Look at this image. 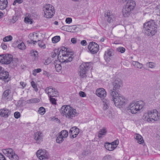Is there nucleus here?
<instances>
[{
	"instance_id": "obj_55",
	"label": "nucleus",
	"mask_w": 160,
	"mask_h": 160,
	"mask_svg": "<svg viewBox=\"0 0 160 160\" xmlns=\"http://www.w3.org/2000/svg\"><path fill=\"white\" fill-rule=\"evenodd\" d=\"M20 85L22 86L23 88H24L26 87V83L25 82H20Z\"/></svg>"
},
{
	"instance_id": "obj_56",
	"label": "nucleus",
	"mask_w": 160,
	"mask_h": 160,
	"mask_svg": "<svg viewBox=\"0 0 160 160\" xmlns=\"http://www.w3.org/2000/svg\"><path fill=\"white\" fill-rule=\"evenodd\" d=\"M0 160H6L4 156L0 153Z\"/></svg>"
},
{
	"instance_id": "obj_43",
	"label": "nucleus",
	"mask_w": 160,
	"mask_h": 160,
	"mask_svg": "<svg viewBox=\"0 0 160 160\" xmlns=\"http://www.w3.org/2000/svg\"><path fill=\"white\" fill-rule=\"evenodd\" d=\"M42 71L41 68H38L34 69L32 71V74L33 75L35 76L37 75V73H39Z\"/></svg>"
},
{
	"instance_id": "obj_7",
	"label": "nucleus",
	"mask_w": 160,
	"mask_h": 160,
	"mask_svg": "<svg viewBox=\"0 0 160 160\" xmlns=\"http://www.w3.org/2000/svg\"><path fill=\"white\" fill-rule=\"evenodd\" d=\"M136 6V2L133 0L128 1L122 9V14L124 17H128Z\"/></svg>"
},
{
	"instance_id": "obj_13",
	"label": "nucleus",
	"mask_w": 160,
	"mask_h": 160,
	"mask_svg": "<svg viewBox=\"0 0 160 160\" xmlns=\"http://www.w3.org/2000/svg\"><path fill=\"white\" fill-rule=\"evenodd\" d=\"M88 48L90 52L93 54H96L99 49V46L95 42H91L88 46Z\"/></svg>"
},
{
	"instance_id": "obj_59",
	"label": "nucleus",
	"mask_w": 160,
	"mask_h": 160,
	"mask_svg": "<svg viewBox=\"0 0 160 160\" xmlns=\"http://www.w3.org/2000/svg\"><path fill=\"white\" fill-rule=\"evenodd\" d=\"M50 63V62H49V60H46L44 64L45 65H48Z\"/></svg>"
},
{
	"instance_id": "obj_5",
	"label": "nucleus",
	"mask_w": 160,
	"mask_h": 160,
	"mask_svg": "<svg viewBox=\"0 0 160 160\" xmlns=\"http://www.w3.org/2000/svg\"><path fill=\"white\" fill-rule=\"evenodd\" d=\"M110 95L116 106L124 105L126 100L122 95L118 92L115 93L113 91L110 92Z\"/></svg>"
},
{
	"instance_id": "obj_34",
	"label": "nucleus",
	"mask_w": 160,
	"mask_h": 160,
	"mask_svg": "<svg viewBox=\"0 0 160 160\" xmlns=\"http://www.w3.org/2000/svg\"><path fill=\"white\" fill-rule=\"evenodd\" d=\"M17 47L18 48L22 50H25L26 48V47L25 46L24 43L22 42L20 44H19L18 45Z\"/></svg>"
},
{
	"instance_id": "obj_29",
	"label": "nucleus",
	"mask_w": 160,
	"mask_h": 160,
	"mask_svg": "<svg viewBox=\"0 0 160 160\" xmlns=\"http://www.w3.org/2000/svg\"><path fill=\"white\" fill-rule=\"evenodd\" d=\"M135 139L137 141V142L140 144L142 143L143 142V139L142 136L139 134H137L135 136Z\"/></svg>"
},
{
	"instance_id": "obj_64",
	"label": "nucleus",
	"mask_w": 160,
	"mask_h": 160,
	"mask_svg": "<svg viewBox=\"0 0 160 160\" xmlns=\"http://www.w3.org/2000/svg\"><path fill=\"white\" fill-rule=\"evenodd\" d=\"M54 24L56 25H58V22L57 21H55L54 22Z\"/></svg>"
},
{
	"instance_id": "obj_46",
	"label": "nucleus",
	"mask_w": 160,
	"mask_h": 160,
	"mask_svg": "<svg viewBox=\"0 0 160 160\" xmlns=\"http://www.w3.org/2000/svg\"><path fill=\"white\" fill-rule=\"evenodd\" d=\"M14 116L15 118L18 119L21 117V114L19 112H16L14 113Z\"/></svg>"
},
{
	"instance_id": "obj_10",
	"label": "nucleus",
	"mask_w": 160,
	"mask_h": 160,
	"mask_svg": "<svg viewBox=\"0 0 160 160\" xmlns=\"http://www.w3.org/2000/svg\"><path fill=\"white\" fill-rule=\"evenodd\" d=\"M13 60L12 55L3 54L0 55V62L5 64H10Z\"/></svg>"
},
{
	"instance_id": "obj_25",
	"label": "nucleus",
	"mask_w": 160,
	"mask_h": 160,
	"mask_svg": "<svg viewBox=\"0 0 160 160\" xmlns=\"http://www.w3.org/2000/svg\"><path fill=\"white\" fill-rule=\"evenodd\" d=\"M30 54L31 56L33 57L34 60H36L38 59V53L37 51L34 50H32L30 51Z\"/></svg>"
},
{
	"instance_id": "obj_32",
	"label": "nucleus",
	"mask_w": 160,
	"mask_h": 160,
	"mask_svg": "<svg viewBox=\"0 0 160 160\" xmlns=\"http://www.w3.org/2000/svg\"><path fill=\"white\" fill-rule=\"evenodd\" d=\"M132 64L135 68L141 69L142 67V64L138 62L133 61Z\"/></svg>"
},
{
	"instance_id": "obj_4",
	"label": "nucleus",
	"mask_w": 160,
	"mask_h": 160,
	"mask_svg": "<svg viewBox=\"0 0 160 160\" xmlns=\"http://www.w3.org/2000/svg\"><path fill=\"white\" fill-rule=\"evenodd\" d=\"M142 118L149 122H153L160 119V113H159L156 109H154L145 113Z\"/></svg>"
},
{
	"instance_id": "obj_40",
	"label": "nucleus",
	"mask_w": 160,
	"mask_h": 160,
	"mask_svg": "<svg viewBox=\"0 0 160 160\" xmlns=\"http://www.w3.org/2000/svg\"><path fill=\"white\" fill-rule=\"evenodd\" d=\"M12 39V37L11 35H9L3 38L4 42H8L11 41Z\"/></svg>"
},
{
	"instance_id": "obj_38",
	"label": "nucleus",
	"mask_w": 160,
	"mask_h": 160,
	"mask_svg": "<svg viewBox=\"0 0 160 160\" xmlns=\"http://www.w3.org/2000/svg\"><path fill=\"white\" fill-rule=\"evenodd\" d=\"M38 113L41 115H43L45 113L46 111L45 108L43 107H40L38 111Z\"/></svg>"
},
{
	"instance_id": "obj_17",
	"label": "nucleus",
	"mask_w": 160,
	"mask_h": 160,
	"mask_svg": "<svg viewBox=\"0 0 160 160\" xmlns=\"http://www.w3.org/2000/svg\"><path fill=\"white\" fill-rule=\"evenodd\" d=\"M96 94L98 97L104 99V98H105L106 95V92L105 90L103 88H99L96 91Z\"/></svg>"
},
{
	"instance_id": "obj_8",
	"label": "nucleus",
	"mask_w": 160,
	"mask_h": 160,
	"mask_svg": "<svg viewBox=\"0 0 160 160\" xmlns=\"http://www.w3.org/2000/svg\"><path fill=\"white\" fill-rule=\"evenodd\" d=\"M43 11L44 12L43 16L47 18H51L55 13L54 7L49 4L43 5Z\"/></svg>"
},
{
	"instance_id": "obj_27",
	"label": "nucleus",
	"mask_w": 160,
	"mask_h": 160,
	"mask_svg": "<svg viewBox=\"0 0 160 160\" xmlns=\"http://www.w3.org/2000/svg\"><path fill=\"white\" fill-rule=\"evenodd\" d=\"M107 132L106 129L105 128L100 129L99 132L98 137L100 138H101L102 135H105L106 134Z\"/></svg>"
},
{
	"instance_id": "obj_53",
	"label": "nucleus",
	"mask_w": 160,
	"mask_h": 160,
	"mask_svg": "<svg viewBox=\"0 0 160 160\" xmlns=\"http://www.w3.org/2000/svg\"><path fill=\"white\" fill-rule=\"evenodd\" d=\"M1 47L3 50H6L7 48V46L4 43H2L1 45Z\"/></svg>"
},
{
	"instance_id": "obj_26",
	"label": "nucleus",
	"mask_w": 160,
	"mask_h": 160,
	"mask_svg": "<svg viewBox=\"0 0 160 160\" xmlns=\"http://www.w3.org/2000/svg\"><path fill=\"white\" fill-rule=\"evenodd\" d=\"M105 147L107 150L110 151H112L115 148V147H113L111 143L108 142L105 143Z\"/></svg>"
},
{
	"instance_id": "obj_50",
	"label": "nucleus",
	"mask_w": 160,
	"mask_h": 160,
	"mask_svg": "<svg viewBox=\"0 0 160 160\" xmlns=\"http://www.w3.org/2000/svg\"><path fill=\"white\" fill-rule=\"evenodd\" d=\"M58 53V51L57 50H54V52H52L51 54V56L52 58L55 57Z\"/></svg>"
},
{
	"instance_id": "obj_23",
	"label": "nucleus",
	"mask_w": 160,
	"mask_h": 160,
	"mask_svg": "<svg viewBox=\"0 0 160 160\" xmlns=\"http://www.w3.org/2000/svg\"><path fill=\"white\" fill-rule=\"evenodd\" d=\"M9 73L7 71H5L4 69L0 73V79L3 80L6 79L8 77Z\"/></svg>"
},
{
	"instance_id": "obj_47",
	"label": "nucleus",
	"mask_w": 160,
	"mask_h": 160,
	"mask_svg": "<svg viewBox=\"0 0 160 160\" xmlns=\"http://www.w3.org/2000/svg\"><path fill=\"white\" fill-rule=\"evenodd\" d=\"M111 156L110 155H108L105 156L102 158V160H111Z\"/></svg>"
},
{
	"instance_id": "obj_52",
	"label": "nucleus",
	"mask_w": 160,
	"mask_h": 160,
	"mask_svg": "<svg viewBox=\"0 0 160 160\" xmlns=\"http://www.w3.org/2000/svg\"><path fill=\"white\" fill-rule=\"evenodd\" d=\"M79 94L80 96L82 97H85L86 96L85 92L82 91H80Z\"/></svg>"
},
{
	"instance_id": "obj_30",
	"label": "nucleus",
	"mask_w": 160,
	"mask_h": 160,
	"mask_svg": "<svg viewBox=\"0 0 160 160\" xmlns=\"http://www.w3.org/2000/svg\"><path fill=\"white\" fill-rule=\"evenodd\" d=\"M102 102L103 105V109L104 110H106L108 108L109 101L106 99H103L102 100Z\"/></svg>"
},
{
	"instance_id": "obj_15",
	"label": "nucleus",
	"mask_w": 160,
	"mask_h": 160,
	"mask_svg": "<svg viewBox=\"0 0 160 160\" xmlns=\"http://www.w3.org/2000/svg\"><path fill=\"white\" fill-rule=\"evenodd\" d=\"M43 134L40 132L38 131L35 132L34 137L36 143L40 144L43 140Z\"/></svg>"
},
{
	"instance_id": "obj_48",
	"label": "nucleus",
	"mask_w": 160,
	"mask_h": 160,
	"mask_svg": "<svg viewBox=\"0 0 160 160\" xmlns=\"http://www.w3.org/2000/svg\"><path fill=\"white\" fill-rule=\"evenodd\" d=\"M24 22L26 23H30V24L32 23V21L31 19L28 17H25L24 18Z\"/></svg>"
},
{
	"instance_id": "obj_39",
	"label": "nucleus",
	"mask_w": 160,
	"mask_h": 160,
	"mask_svg": "<svg viewBox=\"0 0 160 160\" xmlns=\"http://www.w3.org/2000/svg\"><path fill=\"white\" fill-rule=\"evenodd\" d=\"M146 66L149 68H152L155 67V64L153 62H149L146 63Z\"/></svg>"
},
{
	"instance_id": "obj_60",
	"label": "nucleus",
	"mask_w": 160,
	"mask_h": 160,
	"mask_svg": "<svg viewBox=\"0 0 160 160\" xmlns=\"http://www.w3.org/2000/svg\"><path fill=\"white\" fill-rule=\"evenodd\" d=\"M15 2L19 4H21L23 2V0H15Z\"/></svg>"
},
{
	"instance_id": "obj_28",
	"label": "nucleus",
	"mask_w": 160,
	"mask_h": 160,
	"mask_svg": "<svg viewBox=\"0 0 160 160\" xmlns=\"http://www.w3.org/2000/svg\"><path fill=\"white\" fill-rule=\"evenodd\" d=\"M66 28V30L67 31L68 29L69 30V29H68V28H70L71 29H72L73 30L72 31V30H71V32H75L77 29V27L76 26H64L62 27V29H65Z\"/></svg>"
},
{
	"instance_id": "obj_31",
	"label": "nucleus",
	"mask_w": 160,
	"mask_h": 160,
	"mask_svg": "<svg viewBox=\"0 0 160 160\" xmlns=\"http://www.w3.org/2000/svg\"><path fill=\"white\" fill-rule=\"evenodd\" d=\"M40 101V100L38 98H34L28 100L26 102L27 103H33L39 102Z\"/></svg>"
},
{
	"instance_id": "obj_45",
	"label": "nucleus",
	"mask_w": 160,
	"mask_h": 160,
	"mask_svg": "<svg viewBox=\"0 0 160 160\" xmlns=\"http://www.w3.org/2000/svg\"><path fill=\"white\" fill-rule=\"evenodd\" d=\"M113 147H115V148L119 144V140H116L114 141L111 143Z\"/></svg>"
},
{
	"instance_id": "obj_58",
	"label": "nucleus",
	"mask_w": 160,
	"mask_h": 160,
	"mask_svg": "<svg viewBox=\"0 0 160 160\" xmlns=\"http://www.w3.org/2000/svg\"><path fill=\"white\" fill-rule=\"evenodd\" d=\"M43 74L45 75L48 76L49 75V73L45 71H44L43 72Z\"/></svg>"
},
{
	"instance_id": "obj_36",
	"label": "nucleus",
	"mask_w": 160,
	"mask_h": 160,
	"mask_svg": "<svg viewBox=\"0 0 160 160\" xmlns=\"http://www.w3.org/2000/svg\"><path fill=\"white\" fill-rule=\"evenodd\" d=\"M64 140V138L62 136L59 134L58 136L57 137L56 141V142L58 143H61Z\"/></svg>"
},
{
	"instance_id": "obj_18",
	"label": "nucleus",
	"mask_w": 160,
	"mask_h": 160,
	"mask_svg": "<svg viewBox=\"0 0 160 160\" xmlns=\"http://www.w3.org/2000/svg\"><path fill=\"white\" fill-rule=\"evenodd\" d=\"M79 132V129L76 127H73L69 130V133L72 138L76 137Z\"/></svg>"
},
{
	"instance_id": "obj_2",
	"label": "nucleus",
	"mask_w": 160,
	"mask_h": 160,
	"mask_svg": "<svg viewBox=\"0 0 160 160\" xmlns=\"http://www.w3.org/2000/svg\"><path fill=\"white\" fill-rule=\"evenodd\" d=\"M61 113L63 114V116L68 119H72L78 115L75 109L71 107L69 105L63 106L60 110Z\"/></svg>"
},
{
	"instance_id": "obj_61",
	"label": "nucleus",
	"mask_w": 160,
	"mask_h": 160,
	"mask_svg": "<svg viewBox=\"0 0 160 160\" xmlns=\"http://www.w3.org/2000/svg\"><path fill=\"white\" fill-rule=\"evenodd\" d=\"M156 88L157 89L160 90V84L159 83L157 84V85Z\"/></svg>"
},
{
	"instance_id": "obj_9",
	"label": "nucleus",
	"mask_w": 160,
	"mask_h": 160,
	"mask_svg": "<svg viewBox=\"0 0 160 160\" xmlns=\"http://www.w3.org/2000/svg\"><path fill=\"white\" fill-rule=\"evenodd\" d=\"M90 68V63L88 62L83 63L79 67V74L81 78H86L87 72Z\"/></svg>"
},
{
	"instance_id": "obj_62",
	"label": "nucleus",
	"mask_w": 160,
	"mask_h": 160,
	"mask_svg": "<svg viewBox=\"0 0 160 160\" xmlns=\"http://www.w3.org/2000/svg\"><path fill=\"white\" fill-rule=\"evenodd\" d=\"M3 13L0 11V19L3 17Z\"/></svg>"
},
{
	"instance_id": "obj_49",
	"label": "nucleus",
	"mask_w": 160,
	"mask_h": 160,
	"mask_svg": "<svg viewBox=\"0 0 160 160\" xmlns=\"http://www.w3.org/2000/svg\"><path fill=\"white\" fill-rule=\"evenodd\" d=\"M49 100L51 103L53 104H56V100L54 98H53L52 97H49Z\"/></svg>"
},
{
	"instance_id": "obj_19",
	"label": "nucleus",
	"mask_w": 160,
	"mask_h": 160,
	"mask_svg": "<svg viewBox=\"0 0 160 160\" xmlns=\"http://www.w3.org/2000/svg\"><path fill=\"white\" fill-rule=\"evenodd\" d=\"M11 90L10 89H7L5 90L3 92L2 98L4 99L7 100L8 101L11 99Z\"/></svg>"
},
{
	"instance_id": "obj_20",
	"label": "nucleus",
	"mask_w": 160,
	"mask_h": 160,
	"mask_svg": "<svg viewBox=\"0 0 160 160\" xmlns=\"http://www.w3.org/2000/svg\"><path fill=\"white\" fill-rule=\"evenodd\" d=\"M106 19L108 22H112L114 19V15L109 12H107L105 14Z\"/></svg>"
},
{
	"instance_id": "obj_41",
	"label": "nucleus",
	"mask_w": 160,
	"mask_h": 160,
	"mask_svg": "<svg viewBox=\"0 0 160 160\" xmlns=\"http://www.w3.org/2000/svg\"><path fill=\"white\" fill-rule=\"evenodd\" d=\"M38 45L40 48H42L44 49L46 48L45 44L42 41H38Z\"/></svg>"
},
{
	"instance_id": "obj_3",
	"label": "nucleus",
	"mask_w": 160,
	"mask_h": 160,
	"mask_svg": "<svg viewBox=\"0 0 160 160\" xmlns=\"http://www.w3.org/2000/svg\"><path fill=\"white\" fill-rule=\"evenodd\" d=\"M144 28L146 35L149 36H152L157 32L156 24L153 20H151L144 24Z\"/></svg>"
},
{
	"instance_id": "obj_6",
	"label": "nucleus",
	"mask_w": 160,
	"mask_h": 160,
	"mask_svg": "<svg viewBox=\"0 0 160 160\" xmlns=\"http://www.w3.org/2000/svg\"><path fill=\"white\" fill-rule=\"evenodd\" d=\"M144 105V102L142 101L132 102L128 107L130 112L132 114H136L142 109Z\"/></svg>"
},
{
	"instance_id": "obj_35",
	"label": "nucleus",
	"mask_w": 160,
	"mask_h": 160,
	"mask_svg": "<svg viewBox=\"0 0 160 160\" xmlns=\"http://www.w3.org/2000/svg\"><path fill=\"white\" fill-rule=\"evenodd\" d=\"M9 158L11 160H18L19 159L18 156L14 152L13 154Z\"/></svg>"
},
{
	"instance_id": "obj_16",
	"label": "nucleus",
	"mask_w": 160,
	"mask_h": 160,
	"mask_svg": "<svg viewBox=\"0 0 160 160\" xmlns=\"http://www.w3.org/2000/svg\"><path fill=\"white\" fill-rule=\"evenodd\" d=\"M11 112V110L6 108L0 109V116L5 118L8 117Z\"/></svg>"
},
{
	"instance_id": "obj_44",
	"label": "nucleus",
	"mask_w": 160,
	"mask_h": 160,
	"mask_svg": "<svg viewBox=\"0 0 160 160\" xmlns=\"http://www.w3.org/2000/svg\"><path fill=\"white\" fill-rule=\"evenodd\" d=\"M116 50L117 51L120 52L121 53H123L125 51V48L122 47H118L117 48Z\"/></svg>"
},
{
	"instance_id": "obj_21",
	"label": "nucleus",
	"mask_w": 160,
	"mask_h": 160,
	"mask_svg": "<svg viewBox=\"0 0 160 160\" xmlns=\"http://www.w3.org/2000/svg\"><path fill=\"white\" fill-rule=\"evenodd\" d=\"M3 152L9 158L14 152L13 150L11 148H8L2 150Z\"/></svg>"
},
{
	"instance_id": "obj_54",
	"label": "nucleus",
	"mask_w": 160,
	"mask_h": 160,
	"mask_svg": "<svg viewBox=\"0 0 160 160\" xmlns=\"http://www.w3.org/2000/svg\"><path fill=\"white\" fill-rule=\"evenodd\" d=\"M80 43H81V44L83 46H85L87 44V42L85 40H83L81 41Z\"/></svg>"
},
{
	"instance_id": "obj_22",
	"label": "nucleus",
	"mask_w": 160,
	"mask_h": 160,
	"mask_svg": "<svg viewBox=\"0 0 160 160\" xmlns=\"http://www.w3.org/2000/svg\"><path fill=\"white\" fill-rule=\"evenodd\" d=\"M112 50H108L105 53V59L107 62L109 61L110 58L109 57L112 56Z\"/></svg>"
},
{
	"instance_id": "obj_1",
	"label": "nucleus",
	"mask_w": 160,
	"mask_h": 160,
	"mask_svg": "<svg viewBox=\"0 0 160 160\" xmlns=\"http://www.w3.org/2000/svg\"><path fill=\"white\" fill-rule=\"evenodd\" d=\"M73 54V52L69 51V50H68V49L64 47H62L59 51V54L58 56V58L59 60H55L54 61V64L56 70L57 72H59L62 68L61 66V62L59 60L60 58H59V56L60 58L61 57V56L62 57V60H64V61H62V62H70L72 61L73 58L72 56Z\"/></svg>"
},
{
	"instance_id": "obj_51",
	"label": "nucleus",
	"mask_w": 160,
	"mask_h": 160,
	"mask_svg": "<svg viewBox=\"0 0 160 160\" xmlns=\"http://www.w3.org/2000/svg\"><path fill=\"white\" fill-rule=\"evenodd\" d=\"M72 19L70 18H67L66 19L65 22L66 23L70 24L72 22Z\"/></svg>"
},
{
	"instance_id": "obj_33",
	"label": "nucleus",
	"mask_w": 160,
	"mask_h": 160,
	"mask_svg": "<svg viewBox=\"0 0 160 160\" xmlns=\"http://www.w3.org/2000/svg\"><path fill=\"white\" fill-rule=\"evenodd\" d=\"M59 134L64 138H66L68 137V133L67 131L63 130L60 132Z\"/></svg>"
},
{
	"instance_id": "obj_63",
	"label": "nucleus",
	"mask_w": 160,
	"mask_h": 160,
	"mask_svg": "<svg viewBox=\"0 0 160 160\" xmlns=\"http://www.w3.org/2000/svg\"><path fill=\"white\" fill-rule=\"evenodd\" d=\"M3 69H4L2 68V67L0 66V73L2 72V70H3Z\"/></svg>"
},
{
	"instance_id": "obj_12",
	"label": "nucleus",
	"mask_w": 160,
	"mask_h": 160,
	"mask_svg": "<svg viewBox=\"0 0 160 160\" xmlns=\"http://www.w3.org/2000/svg\"><path fill=\"white\" fill-rule=\"evenodd\" d=\"M122 81L120 79H116L113 83V88L110 90V92L113 91L115 93L118 92L120 88L122 86Z\"/></svg>"
},
{
	"instance_id": "obj_57",
	"label": "nucleus",
	"mask_w": 160,
	"mask_h": 160,
	"mask_svg": "<svg viewBox=\"0 0 160 160\" xmlns=\"http://www.w3.org/2000/svg\"><path fill=\"white\" fill-rule=\"evenodd\" d=\"M71 42L73 43H75L77 42V40L75 38H72L71 40Z\"/></svg>"
},
{
	"instance_id": "obj_24",
	"label": "nucleus",
	"mask_w": 160,
	"mask_h": 160,
	"mask_svg": "<svg viewBox=\"0 0 160 160\" xmlns=\"http://www.w3.org/2000/svg\"><path fill=\"white\" fill-rule=\"evenodd\" d=\"M8 2L7 0H0V9L3 10L7 6Z\"/></svg>"
},
{
	"instance_id": "obj_42",
	"label": "nucleus",
	"mask_w": 160,
	"mask_h": 160,
	"mask_svg": "<svg viewBox=\"0 0 160 160\" xmlns=\"http://www.w3.org/2000/svg\"><path fill=\"white\" fill-rule=\"evenodd\" d=\"M31 84L32 86L34 88V90L36 92H37L38 91V89L37 88V85L33 81H32Z\"/></svg>"
},
{
	"instance_id": "obj_37",
	"label": "nucleus",
	"mask_w": 160,
	"mask_h": 160,
	"mask_svg": "<svg viewBox=\"0 0 160 160\" xmlns=\"http://www.w3.org/2000/svg\"><path fill=\"white\" fill-rule=\"evenodd\" d=\"M60 37L59 36H56L53 37L52 39V41L53 43H55L58 42L60 41Z\"/></svg>"
},
{
	"instance_id": "obj_11",
	"label": "nucleus",
	"mask_w": 160,
	"mask_h": 160,
	"mask_svg": "<svg viewBox=\"0 0 160 160\" xmlns=\"http://www.w3.org/2000/svg\"><path fill=\"white\" fill-rule=\"evenodd\" d=\"M37 156L40 160H43L49 158V156L48 152L44 149H40L37 152Z\"/></svg>"
},
{
	"instance_id": "obj_14",
	"label": "nucleus",
	"mask_w": 160,
	"mask_h": 160,
	"mask_svg": "<svg viewBox=\"0 0 160 160\" xmlns=\"http://www.w3.org/2000/svg\"><path fill=\"white\" fill-rule=\"evenodd\" d=\"M45 92L48 94L49 97H57L58 95L57 90L51 87L47 88L45 90Z\"/></svg>"
}]
</instances>
